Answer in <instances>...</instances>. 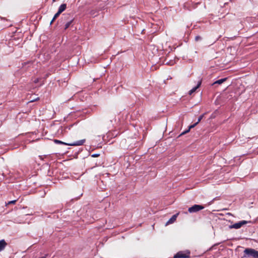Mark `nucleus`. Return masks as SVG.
<instances>
[{
	"mask_svg": "<svg viewBox=\"0 0 258 258\" xmlns=\"http://www.w3.org/2000/svg\"><path fill=\"white\" fill-rule=\"evenodd\" d=\"M100 156V155L99 154H92L91 155V156L92 157H98Z\"/></svg>",
	"mask_w": 258,
	"mask_h": 258,
	"instance_id": "6ab92c4d",
	"label": "nucleus"
},
{
	"mask_svg": "<svg viewBox=\"0 0 258 258\" xmlns=\"http://www.w3.org/2000/svg\"><path fill=\"white\" fill-rule=\"evenodd\" d=\"M55 20H53V18L52 19L51 21L50 22V25L52 24V23L55 21Z\"/></svg>",
	"mask_w": 258,
	"mask_h": 258,
	"instance_id": "412c9836",
	"label": "nucleus"
},
{
	"mask_svg": "<svg viewBox=\"0 0 258 258\" xmlns=\"http://www.w3.org/2000/svg\"><path fill=\"white\" fill-rule=\"evenodd\" d=\"M202 39V37H200V36H197L195 37V40L196 41H198L199 40H201Z\"/></svg>",
	"mask_w": 258,
	"mask_h": 258,
	"instance_id": "dca6fc26",
	"label": "nucleus"
},
{
	"mask_svg": "<svg viewBox=\"0 0 258 258\" xmlns=\"http://www.w3.org/2000/svg\"><path fill=\"white\" fill-rule=\"evenodd\" d=\"M204 115V114H202L198 117V121L195 122V126H196L201 121V120L203 119Z\"/></svg>",
	"mask_w": 258,
	"mask_h": 258,
	"instance_id": "f8f14e48",
	"label": "nucleus"
},
{
	"mask_svg": "<svg viewBox=\"0 0 258 258\" xmlns=\"http://www.w3.org/2000/svg\"><path fill=\"white\" fill-rule=\"evenodd\" d=\"M178 215H179V213H176V214L173 215L171 217V218H170V219L167 221L166 225H167L172 224L173 223H174L176 221V218Z\"/></svg>",
	"mask_w": 258,
	"mask_h": 258,
	"instance_id": "423d86ee",
	"label": "nucleus"
},
{
	"mask_svg": "<svg viewBox=\"0 0 258 258\" xmlns=\"http://www.w3.org/2000/svg\"><path fill=\"white\" fill-rule=\"evenodd\" d=\"M17 202V200L11 201L8 202V204H15Z\"/></svg>",
	"mask_w": 258,
	"mask_h": 258,
	"instance_id": "f3484780",
	"label": "nucleus"
},
{
	"mask_svg": "<svg viewBox=\"0 0 258 258\" xmlns=\"http://www.w3.org/2000/svg\"><path fill=\"white\" fill-rule=\"evenodd\" d=\"M53 2H55L56 0H52Z\"/></svg>",
	"mask_w": 258,
	"mask_h": 258,
	"instance_id": "b1692460",
	"label": "nucleus"
},
{
	"mask_svg": "<svg viewBox=\"0 0 258 258\" xmlns=\"http://www.w3.org/2000/svg\"><path fill=\"white\" fill-rule=\"evenodd\" d=\"M251 222L250 221H246V220H242L240 221H239L238 222H237L236 223H234V224L231 225L229 226L230 229H238L240 228L243 225L250 223Z\"/></svg>",
	"mask_w": 258,
	"mask_h": 258,
	"instance_id": "f03ea898",
	"label": "nucleus"
},
{
	"mask_svg": "<svg viewBox=\"0 0 258 258\" xmlns=\"http://www.w3.org/2000/svg\"><path fill=\"white\" fill-rule=\"evenodd\" d=\"M66 8L67 5L66 4H63L59 6L58 12H59V13H61L66 9Z\"/></svg>",
	"mask_w": 258,
	"mask_h": 258,
	"instance_id": "6e6552de",
	"label": "nucleus"
},
{
	"mask_svg": "<svg viewBox=\"0 0 258 258\" xmlns=\"http://www.w3.org/2000/svg\"><path fill=\"white\" fill-rule=\"evenodd\" d=\"M194 93V88H192V89H191L189 92V95H191V94H192Z\"/></svg>",
	"mask_w": 258,
	"mask_h": 258,
	"instance_id": "aec40b11",
	"label": "nucleus"
},
{
	"mask_svg": "<svg viewBox=\"0 0 258 258\" xmlns=\"http://www.w3.org/2000/svg\"><path fill=\"white\" fill-rule=\"evenodd\" d=\"M243 257L258 258V251L251 248H247L243 251Z\"/></svg>",
	"mask_w": 258,
	"mask_h": 258,
	"instance_id": "f257e3e1",
	"label": "nucleus"
},
{
	"mask_svg": "<svg viewBox=\"0 0 258 258\" xmlns=\"http://www.w3.org/2000/svg\"><path fill=\"white\" fill-rule=\"evenodd\" d=\"M194 128V124H190L189 126V127H188V129L184 131L183 132H182L180 136H181L182 135H184V134H186L187 133L189 132V131H190V129Z\"/></svg>",
	"mask_w": 258,
	"mask_h": 258,
	"instance_id": "9b49d317",
	"label": "nucleus"
},
{
	"mask_svg": "<svg viewBox=\"0 0 258 258\" xmlns=\"http://www.w3.org/2000/svg\"><path fill=\"white\" fill-rule=\"evenodd\" d=\"M226 80V78H223L221 79H219L216 81H215L214 83H213L212 85H214L216 84H221L224 82H225Z\"/></svg>",
	"mask_w": 258,
	"mask_h": 258,
	"instance_id": "9d476101",
	"label": "nucleus"
},
{
	"mask_svg": "<svg viewBox=\"0 0 258 258\" xmlns=\"http://www.w3.org/2000/svg\"><path fill=\"white\" fill-rule=\"evenodd\" d=\"M38 79H37L36 80H35V81H34V82H35V83H37V82H38Z\"/></svg>",
	"mask_w": 258,
	"mask_h": 258,
	"instance_id": "5701e85b",
	"label": "nucleus"
},
{
	"mask_svg": "<svg viewBox=\"0 0 258 258\" xmlns=\"http://www.w3.org/2000/svg\"><path fill=\"white\" fill-rule=\"evenodd\" d=\"M61 13H59V12H57L54 16L53 17V20H56L60 15Z\"/></svg>",
	"mask_w": 258,
	"mask_h": 258,
	"instance_id": "2eb2a0df",
	"label": "nucleus"
},
{
	"mask_svg": "<svg viewBox=\"0 0 258 258\" xmlns=\"http://www.w3.org/2000/svg\"><path fill=\"white\" fill-rule=\"evenodd\" d=\"M189 257V253H184L182 251H179L176 254H175L173 258H188Z\"/></svg>",
	"mask_w": 258,
	"mask_h": 258,
	"instance_id": "20e7f679",
	"label": "nucleus"
},
{
	"mask_svg": "<svg viewBox=\"0 0 258 258\" xmlns=\"http://www.w3.org/2000/svg\"><path fill=\"white\" fill-rule=\"evenodd\" d=\"M188 211H189L190 213H192V212H194V206H191V207H190V208L188 209Z\"/></svg>",
	"mask_w": 258,
	"mask_h": 258,
	"instance_id": "a211bd4d",
	"label": "nucleus"
},
{
	"mask_svg": "<svg viewBox=\"0 0 258 258\" xmlns=\"http://www.w3.org/2000/svg\"><path fill=\"white\" fill-rule=\"evenodd\" d=\"M38 99H39V98H37V99H36L35 100H37Z\"/></svg>",
	"mask_w": 258,
	"mask_h": 258,
	"instance_id": "393cba45",
	"label": "nucleus"
},
{
	"mask_svg": "<svg viewBox=\"0 0 258 258\" xmlns=\"http://www.w3.org/2000/svg\"><path fill=\"white\" fill-rule=\"evenodd\" d=\"M86 140L83 139L80 141H78L77 142H75L73 143H70L68 144L69 146H81L84 144V143L85 142Z\"/></svg>",
	"mask_w": 258,
	"mask_h": 258,
	"instance_id": "39448f33",
	"label": "nucleus"
},
{
	"mask_svg": "<svg viewBox=\"0 0 258 258\" xmlns=\"http://www.w3.org/2000/svg\"><path fill=\"white\" fill-rule=\"evenodd\" d=\"M184 7L185 8V7H187L188 8V4L186 3V4H185L184 5Z\"/></svg>",
	"mask_w": 258,
	"mask_h": 258,
	"instance_id": "4be33fe9",
	"label": "nucleus"
},
{
	"mask_svg": "<svg viewBox=\"0 0 258 258\" xmlns=\"http://www.w3.org/2000/svg\"><path fill=\"white\" fill-rule=\"evenodd\" d=\"M201 83H202V80H200L198 82L197 85L196 87H195V89H194L195 92H196V90L200 86Z\"/></svg>",
	"mask_w": 258,
	"mask_h": 258,
	"instance_id": "4468645a",
	"label": "nucleus"
},
{
	"mask_svg": "<svg viewBox=\"0 0 258 258\" xmlns=\"http://www.w3.org/2000/svg\"><path fill=\"white\" fill-rule=\"evenodd\" d=\"M204 206L202 205H195V212H198L201 210H203L204 209Z\"/></svg>",
	"mask_w": 258,
	"mask_h": 258,
	"instance_id": "1a4fd4ad",
	"label": "nucleus"
},
{
	"mask_svg": "<svg viewBox=\"0 0 258 258\" xmlns=\"http://www.w3.org/2000/svg\"><path fill=\"white\" fill-rule=\"evenodd\" d=\"M70 15L69 14H63L61 17V19L63 20H68V21L66 23L64 26V29L66 30L68 29L72 23L73 21V19H71L69 20V17Z\"/></svg>",
	"mask_w": 258,
	"mask_h": 258,
	"instance_id": "7ed1b4c3",
	"label": "nucleus"
},
{
	"mask_svg": "<svg viewBox=\"0 0 258 258\" xmlns=\"http://www.w3.org/2000/svg\"><path fill=\"white\" fill-rule=\"evenodd\" d=\"M54 143H55L56 144H63V145H68V144L67 143H64V142H63L61 141L58 140H54Z\"/></svg>",
	"mask_w": 258,
	"mask_h": 258,
	"instance_id": "ddd939ff",
	"label": "nucleus"
},
{
	"mask_svg": "<svg viewBox=\"0 0 258 258\" xmlns=\"http://www.w3.org/2000/svg\"><path fill=\"white\" fill-rule=\"evenodd\" d=\"M7 243L5 240L3 239L0 240V251L4 250L7 246Z\"/></svg>",
	"mask_w": 258,
	"mask_h": 258,
	"instance_id": "0eeeda50",
	"label": "nucleus"
}]
</instances>
